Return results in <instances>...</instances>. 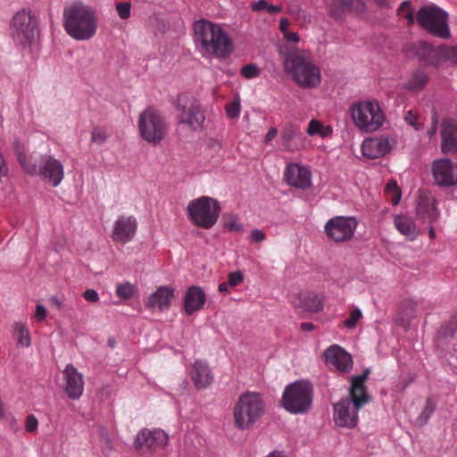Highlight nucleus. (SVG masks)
<instances>
[{
  "label": "nucleus",
  "mask_w": 457,
  "mask_h": 457,
  "mask_svg": "<svg viewBox=\"0 0 457 457\" xmlns=\"http://www.w3.org/2000/svg\"><path fill=\"white\" fill-rule=\"evenodd\" d=\"M349 4H351L350 11H354L357 12H361L364 11L365 4L362 0H349Z\"/></svg>",
  "instance_id": "nucleus-49"
},
{
  "label": "nucleus",
  "mask_w": 457,
  "mask_h": 457,
  "mask_svg": "<svg viewBox=\"0 0 457 457\" xmlns=\"http://www.w3.org/2000/svg\"><path fill=\"white\" fill-rule=\"evenodd\" d=\"M386 193L389 195L390 201L396 205L401 200V190L395 180L389 181L385 188Z\"/></svg>",
  "instance_id": "nucleus-36"
},
{
  "label": "nucleus",
  "mask_w": 457,
  "mask_h": 457,
  "mask_svg": "<svg viewBox=\"0 0 457 457\" xmlns=\"http://www.w3.org/2000/svg\"><path fill=\"white\" fill-rule=\"evenodd\" d=\"M350 112L355 126L366 132L377 130L382 126L385 120L380 106L373 101L353 103L351 105Z\"/></svg>",
  "instance_id": "nucleus-8"
},
{
  "label": "nucleus",
  "mask_w": 457,
  "mask_h": 457,
  "mask_svg": "<svg viewBox=\"0 0 457 457\" xmlns=\"http://www.w3.org/2000/svg\"><path fill=\"white\" fill-rule=\"evenodd\" d=\"M109 137L110 134L105 128L96 126L92 129L91 142L94 144L102 145L106 142Z\"/></svg>",
  "instance_id": "nucleus-34"
},
{
  "label": "nucleus",
  "mask_w": 457,
  "mask_h": 457,
  "mask_svg": "<svg viewBox=\"0 0 457 457\" xmlns=\"http://www.w3.org/2000/svg\"><path fill=\"white\" fill-rule=\"evenodd\" d=\"M435 403L434 401L429 398L427 400V403H426V406L423 410V411L421 412V418H424L425 421L430 417V415L434 412L435 411Z\"/></svg>",
  "instance_id": "nucleus-45"
},
{
  "label": "nucleus",
  "mask_w": 457,
  "mask_h": 457,
  "mask_svg": "<svg viewBox=\"0 0 457 457\" xmlns=\"http://www.w3.org/2000/svg\"><path fill=\"white\" fill-rule=\"evenodd\" d=\"M268 3L265 0H260L252 4V10L254 12H261L263 10H267Z\"/></svg>",
  "instance_id": "nucleus-50"
},
{
  "label": "nucleus",
  "mask_w": 457,
  "mask_h": 457,
  "mask_svg": "<svg viewBox=\"0 0 457 457\" xmlns=\"http://www.w3.org/2000/svg\"><path fill=\"white\" fill-rule=\"evenodd\" d=\"M12 39L22 46H29L37 34V22L31 11L22 9L17 12L10 25Z\"/></svg>",
  "instance_id": "nucleus-12"
},
{
  "label": "nucleus",
  "mask_w": 457,
  "mask_h": 457,
  "mask_svg": "<svg viewBox=\"0 0 457 457\" xmlns=\"http://www.w3.org/2000/svg\"><path fill=\"white\" fill-rule=\"evenodd\" d=\"M167 441L168 436L163 430L145 428L138 433L135 445L137 449L151 451L162 448L166 445Z\"/></svg>",
  "instance_id": "nucleus-17"
},
{
  "label": "nucleus",
  "mask_w": 457,
  "mask_h": 457,
  "mask_svg": "<svg viewBox=\"0 0 457 457\" xmlns=\"http://www.w3.org/2000/svg\"><path fill=\"white\" fill-rule=\"evenodd\" d=\"M428 235H429V237L432 239L436 237V233H435L433 227L429 228Z\"/></svg>",
  "instance_id": "nucleus-62"
},
{
  "label": "nucleus",
  "mask_w": 457,
  "mask_h": 457,
  "mask_svg": "<svg viewBox=\"0 0 457 457\" xmlns=\"http://www.w3.org/2000/svg\"><path fill=\"white\" fill-rule=\"evenodd\" d=\"M191 378L196 388L202 389L212 382V374L208 364L203 361H195L193 364Z\"/></svg>",
  "instance_id": "nucleus-28"
},
{
  "label": "nucleus",
  "mask_w": 457,
  "mask_h": 457,
  "mask_svg": "<svg viewBox=\"0 0 457 457\" xmlns=\"http://www.w3.org/2000/svg\"><path fill=\"white\" fill-rule=\"evenodd\" d=\"M46 309L43 305L37 304L35 311V319L37 322L43 321L46 317Z\"/></svg>",
  "instance_id": "nucleus-48"
},
{
  "label": "nucleus",
  "mask_w": 457,
  "mask_h": 457,
  "mask_svg": "<svg viewBox=\"0 0 457 457\" xmlns=\"http://www.w3.org/2000/svg\"><path fill=\"white\" fill-rule=\"evenodd\" d=\"M432 173L440 186L449 187L457 184V163L443 158L433 162Z\"/></svg>",
  "instance_id": "nucleus-16"
},
{
  "label": "nucleus",
  "mask_w": 457,
  "mask_h": 457,
  "mask_svg": "<svg viewBox=\"0 0 457 457\" xmlns=\"http://www.w3.org/2000/svg\"><path fill=\"white\" fill-rule=\"evenodd\" d=\"M266 457H286V456L279 452H272V453H269Z\"/></svg>",
  "instance_id": "nucleus-61"
},
{
  "label": "nucleus",
  "mask_w": 457,
  "mask_h": 457,
  "mask_svg": "<svg viewBox=\"0 0 457 457\" xmlns=\"http://www.w3.org/2000/svg\"><path fill=\"white\" fill-rule=\"evenodd\" d=\"M224 227L229 231L243 232V225L238 222L237 218L229 216L225 219Z\"/></svg>",
  "instance_id": "nucleus-38"
},
{
  "label": "nucleus",
  "mask_w": 457,
  "mask_h": 457,
  "mask_svg": "<svg viewBox=\"0 0 457 457\" xmlns=\"http://www.w3.org/2000/svg\"><path fill=\"white\" fill-rule=\"evenodd\" d=\"M407 303H408V304H410V305L415 304V303H412V302H408Z\"/></svg>",
  "instance_id": "nucleus-63"
},
{
  "label": "nucleus",
  "mask_w": 457,
  "mask_h": 457,
  "mask_svg": "<svg viewBox=\"0 0 457 457\" xmlns=\"http://www.w3.org/2000/svg\"><path fill=\"white\" fill-rule=\"evenodd\" d=\"M131 5L128 2L119 3L116 5L118 15L122 20H127L130 16Z\"/></svg>",
  "instance_id": "nucleus-40"
},
{
  "label": "nucleus",
  "mask_w": 457,
  "mask_h": 457,
  "mask_svg": "<svg viewBox=\"0 0 457 457\" xmlns=\"http://www.w3.org/2000/svg\"><path fill=\"white\" fill-rule=\"evenodd\" d=\"M278 135V129L276 128H270L265 136V143H270Z\"/></svg>",
  "instance_id": "nucleus-53"
},
{
  "label": "nucleus",
  "mask_w": 457,
  "mask_h": 457,
  "mask_svg": "<svg viewBox=\"0 0 457 457\" xmlns=\"http://www.w3.org/2000/svg\"><path fill=\"white\" fill-rule=\"evenodd\" d=\"M37 427H38L37 419L33 414L29 415L26 419V424H25L26 430L29 433H34L37 431Z\"/></svg>",
  "instance_id": "nucleus-44"
},
{
  "label": "nucleus",
  "mask_w": 457,
  "mask_h": 457,
  "mask_svg": "<svg viewBox=\"0 0 457 457\" xmlns=\"http://www.w3.org/2000/svg\"><path fill=\"white\" fill-rule=\"evenodd\" d=\"M179 122L187 125L193 130L200 129L205 120L204 114L196 103H191L189 105H179Z\"/></svg>",
  "instance_id": "nucleus-22"
},
{
  "label": "nucleus",
  "mask_w": 457,
  "mask_h": 457,
  "mask_svg": "<svg viewBox=\"0 0 457 457\" xmlns=\"http://www.w3.org/2000/svg\"><path fill=\"white\" fill-rule=\"evenodd\" d=\"M8 173V167L4 160L3 155L0 154V179L6 176Z\"/></svg>",
  "instance_id": "nucleus-51"
},
{
  "label": "nucleus",
  "mask_w": 457,
  "mask_h": 457,
  "mask_svg": "<svg viewBox=\"0 0 457 457\" xmlns=\"http://www.w3.org/2000/svg\"><path fill=\"white\" fill-rule=\"evenodd\" d=\"M284 179L288 185L296 188L308 189L312 186L311 170L296 163L287 166Z\"/></svg>",
  "instance_id": "nucleus-18"
},
{
  "label": "nucleus",
  "mask_w": 457,
  "mask_h": 457,
  "mask_svg": "<svg viewBox=\"0 0 457 457\" xmlns=\"http://www.w3.org/2000/svg\"><path fill=\"white\" fill-rule=\"evenodd\" d=\"M447 19V13L436 5L423 6L416 15V20L422 29L440 38H449L451 36Z\"/></svg>",
  "instance_id": "nucleus-11"
},
{
  "label": "nucleus",
  "mask_w": 457,
  "mask_h": 457,
  "mask_svg": "<svg viewBox=\"0 0 457 457\" xmlns=\"http://www.w3.org/2000/svg\"><path fill=\"white\" fill-rule=\"evenodd\" d=\"M417 215L423 222L432 224L438 219V211L433 196L420 195L417 204Z\"/></svg>",
  "instance_id": "nucleus-24"
},
{
  "label": "nucleus",
  "mask_w": 457,
  "mask_h": 457,
  "mask_svg": "<svg viewBox=\"0 0 457 457\" xmlns=\"http://www.w3.org/2000/svg\"><path fill=\"white\" fill-rule=\"evenodd\" d=\"M395 228L409 239L413 240L417 236V229L413 220L404 214L395 215L394 219Z\"/></svg>",
  "instance_id": "nucleus-29"
},
{
  "label": "nucleus",
  "mask_w": 457,
  "mask_h": 457,
  "mask_svg": "<svg viewBox=\"0 0 457 457\" xmlns=\"http://www.w3.org/2000/svg\"><path fill=\"white\" fill-rule=\"evenodd\" d=\"M174 290L168 286L159 287L151 295L148 297L145 305L148 309H158L163 311L168 309L170 305V302L174 296Z\"/></svg>",
  "instance_id": "nucleus-25"
},
{
  "label": "nucleus",
  "mask_w": 457,
  "mask_h": 457,
  "mask_svg": "<svg viewBox=\"0 0 457 457\" xmlns=\"http://www.w3.org/2000/svg\"><path fill=\"white\" fill-rule=\"evenodd\" d=\"M241 74L245 79H251L260 75V69L256 64L250 63L242 67Z\"/></svg>",
  "instance_id": "nucleus-37"
},
{
  "label": "nucleus",
  "mask_w": 457,
  "mask_h": 457,
  "mask_svg": "<svg viewBox=\"0 0 457 457\" xmlns=\"http://www.w3.org/2000/svg\"><path fill=\"white\" fill-rule=\"evenodd\" d=\"M428 79V75L425 71L417 70L411 74V79L406 82L404 87L411 91H419L426 86Z\"/></svg>",
  "instance_id": "nucleus-31"
},
{
  "label": "nucleus",
  "mask_w": 457,
  "mask_h": 457,
  "mask_svg": "<svg viewBox=\"0 0 457 457\" xmlns=\"http://www.w3.org/2000/svg\"><path fill=\"white\" fill-rule=\"evenodd\" d=\"M357 225L358 221L353 217L336 216L328 220L324 230L331 241L341 243L353 237Z\"/></svg>",
  "instance_id": "nucleus-14"
},
{
  "label": "nucleus",
  "mask_w": 457,
  "mask_h": 457,
  "mask_svg": "<svg viewBox=\"0 0 457 457\" xmlns=\"http://www.w3.org/2000/svg\"><path fill=\"white\" fill-rule=\"evenodd\" d=\"M436 114L433 115V118H432V126L431 128L428 129V134L429 137H433L436 132Z\"/></svg>",
  "instance_id": "nucleus-55"
},
{
  "label": "nucleus",
  "mask_w": 457,
  "mask_h": 457,
  "mask_svg": "<svg viewBox=\"0 0 457 457\" xmlns=\"http://www.w3.org/2000/svg\"><path fill=\"white\" fill-rule=\"evenodd\" d=\"M441 149L444 154L457 152V122L446 120L443 123Z\"/></svg>",
  "instance_id": "nucleus-27"
},
{
  "label": "nucleus",
  "mask_w": 457,
  "mask_h": 457,
  "mask_svg": "<svg viewBox=\"0 0 457 457\" xmlns=\"http://www.w3.org/2000/svg\"><path fill=\"white\" fill-rule=\"evenodd\" d=\"M394 140L385 137H371L365 139L361 145L362 154L370 159H377L390 152Z\"/></svg>",
  "instance_id": "nucleus-21"
},
{
  "label": "nucleus",
  "mask_w": 457,
  "mask_h": 457,
  "mask_svg": "<svg viewBox=\"0 0 457 457\" xmlns=\"http://www.w3.org/2000/svg\"><path fill=\"white\" fill-rule=\"evenodd\" d=\"M283 36H284L285 39L288 42L297 43V42H299V39H300L299 36L295 32L287 31Z\"/></svg>",
  "instance_id": "nucleus-52"
},
{
  "label": "nucleus",
  "mask_w": 457,
  "mask_h": 457,
  "mask_svg": "<svg viewBox=\"0 0 457 457\" xmlns=\"http://www.w3.org/2000/svg\"><path fill=\"white\" fill-rule=\"evenodd\" d=\"M137 127L141 137L154 145L163 140L168 131L164 117L153 107H148L140 113Z\"/></svg>",
  "instance_id": "nucleus-9"
},
{
  "label": "nucleus",
  "mask_w": 457,
  "mask_h": 457,
  "mask_svg": "<svg viewBox=\"0 0 457 457\" xmlns=\"http://www.w3.org/2000/svg\"><path fill=\"white\" fill-rule=\"evenodd\" d=\"M416 54L420 60L433 66H439L445 61L457 63V46H442L436 48L426 42H420Z\"/></svg>",
  "instance_id": "nucleus-13"
},
{
  "label": "nucleus",
  "mask_w": 457,
  "mask_h": 457,
  "mask_svg": "<svg viewBox=\"0 0 457 457\" xmlns=\"http://www.w3.org/2000/svg\"><path fill=\"white\" fill-rule=\"evenodd\" d=\"M301 328L304 331H312L314 329V325L312 322H303L301 324Z\"/></svg>",
  "instance_id": "nucleus-58"
},
{
  "label": "nucleus",
  "mask_w": 457,
  "mask_h": 457,
  "mask_svg": "<svg viewBox=\"0 0 457 457\" xmlns=\"http://www.w3.org/2000/svg\"><path fill=\"white\" fill-rule=\"evenodd\" d=\"M250 238L253 242L262 243L266 239V234L259 228H254L250 233Z\"/></svg>",
  "instance_id": "nucleus-46"
},
{
  "label": "nucleus",
  "mask_w": 457,
  "mask_h": 457,
  "mask_svg": "<svg viewBox=\"0 0 457 457\" xmlns=\"http://www.w3.org/2000/svg\"><path fill=\"white\" fill-rule=\"evenodd\" d=\"M63 380L65 382L64 391L71 399H79L84 391V379L83 376L72 365H66L63 372Z\"/></svg>",
  "instance_id": "nucleus-19"
},
{
  "label": "nucleus",
  "mask_w": 457,
  "mask_h": 457,
  "mask_svg": "<svg viewBox=\"0 0 457 457\" xmlns=\"http://www.w3.org/2000/svg\"><path fill=\"white\" fill-rule=\"evenodd\" d=\"M410 4H410V2H409V1H404V2H403V3L400 4V6H399V8H398V10H397V13H398V15H402L403 12L406 8H408V7L410 6Z\"/></svg>",
  "instance_id": "nucleus-60"
},
{
  "label": "nucleus",
  "mask_w": 457,
  "mask_h": 457,
  "mask_svg": "<svg viewBox=\"0 0 457 457\" xmlns=\"http://www.w3.org/2000/svg\"><path fill=\"white\" fill-rule=\"evenodd\" d=\"M137 229V220L132 216L120 215L114 221L112 231V239L122 245L131 241Z\"/></svg>",
  "instance_id": "nucleus-15"
},
{
  "label": "nucleus",
  "mask_w": 457,
  "mask_h": 457,
  "mask_svg": "<svg viewBox=\"0 0 457 457\" xmlns=\"http://www.w3.org/2000/svg\"><path fill=\"white\" fill-rule=\"evenodd\" d=\"M62 24L71 37L78 41H87L96 34L97 12L90 5L74 2L63 9Z\"/></svg>",
  "instance_id": "nucleus-2"
},
{
  "label": "nucleus",
  "mask_w": 457,
  "mask_h": 457,
  "mask_svg": "<svg viewBox=\"0 0 457 457\" xmlns=\"http://www.w3.org/2000/svg\"><path fill=\"white\" fill-rule=\"evenodd\" d=\"M263 413L264 402L262 395L255 392H245L239 396L234 407L235 426L242 430L250 429Z\"/></svg>",
  "instance_id": "nucleus-6"
},
{
  "label": "nucleus",
  "mask_w": 457,
  "mask_h": 457,
  "mask_svg": "<svg viewBox=\"0 0 457 457\" xmlns=\"http://www.w3.org/2000/svg\"><path fill=\"white\" fill-rule=\"evenodd\" d=\"M16 154L21 166L28 174H38L51 183L53 187L59 186L63 179V166L60 161L53 156L46 155L42 157L40 165L37 167L36 158L32 155L28 156L23 146H16Z\"/></svg>",
  "instance_id": "nucleus-5"
},
{
  "label": "nucleus",
  "mask_w": 457,
  "mask_h": 457,
  "mask_svg": "<svg viewBox=\"0 0 457 457\" xmlns=\"http://www.w3.org/2000/svg\"><path fill=\"white\" fill-rule=\"evenodd\" d=\"M292 304L302 312H318L323 308L322 298L314 292L300 293L292 300Z\"/></svg>",
  "instance_id": "nucleus-23"
},
{
  "label": "nucleus",
  "mask_w": 457,
  "mask_h": 457,
  "mask_svg": "<svg viewBox=\"0 0 457 457\" xmlns=\"http://www.w3.org/2000/svg\"><path fill=\"white\" fill-rule=\"evenodd\" d=\"M136 293V287L129 282L118 284L116 287V295L124 300H128L133 297Z\"/></svg>",
  "instance_id": "nucleus-35"
},
{
  "label": "nucleus",
  "mask_w": 457,
  "mask_h": 457,
  "mask_svg": "<svg viewBox=\"0 0 457 457\" xmlns=\"http://www.w3.org/2000/svg\"><path fill=\"white\" fill-rule=\"evenodd\" d=\"M370 373V369H366L362 374L353 377L350 399L334 404V421L337 426L353 428L357 425L358 411L370 400L364 386Z\"/></svg>",
  "instance_id": "nucleus-1"
},
{
  "label": "nucleus",
  "mask_w": 457,
  "mask_h": 457,
  "mask_svg": "<svg viewBox=\"0 0 457 457\" xmlns=\"http://www.w3.org/2000/svg\"><path fill=\"white\" fill-rule=\"evenodd\" d=\"M194 30L195 42L206 54L216 57H226L231 53V41L219 25L200 20L195 22Z\"/></svg>",
  "instance_id": "nucleus-4"
},
{
  "label": "nucleus",
  "mask_w": 457,
  "mask_h": 457,
  "mask_svg": "<svg viewBox=\"0 0 457 457\" xmlns=\"http://www.w3.org/2000/svg\"><path fill=\"white\" fill-rule=\"evenodd\" d=\"M282 11V8L278 5H272L268 4L267 12L270 14L280 12Z\"/></svg>",
  "instance_id": "nucleus-57"
},
{
  "label": "nucleus",
  "mask_w": 457,
  "mask_h": 457,
  "mask_svg": "<svg viewBox=\"0 0 457 457\" xmlns=\"http://www.w3.org/2000/svg\"><path fill=\"white\" fill-rule=\"evenodd\" d=\"M206 302V295L204 290L197 286H191L187 288L184 296V308L187 315L202 310Z\"/></svg>",
  "instance_id": "nucleus-26"
},
{
  "label": "nucleus",
  "mask_w": 457,
  "mask_h": 457,
  "mask_svg": "<svg viewBox=\"0 0 457 457\" xmlns=\"http://www.w3.org/2000/svg\"><path fill=\"white\" fill-rule=\"evenodd\" d=\"M83 297L89 303H96L99 301V295L95 289H87L83 293Z\"/></svg>",
  "instance_id": "nucleus-47"
},
{
  "label": "nucleus",
  "mask_w": 457,
  "mask_h": 457,
  "mask_svg": "<svg viewBox=\"0 0 457 457\" xmlns=\"http://www.w3.org/2000/svg\"><path fill=\"white\" fill-rule=\"evenodd\" d=\"M226 112L229 118H237L240 112V104L237 102H231L226 106Z\"/></svg>",
  "instance_id": "nucleus-43"
},
{
  "label": "nucleus",
  "mask_w": 457,
  "mask_h": 457,
  "mask_svg": "<svg viewBox=\"0 0 457 457\" xmlns=\"http://www.w3.org/2000/svg\"><path fill=\"white\" fill-rule=\"evenodd\" d=\"M361 317H362L361 312L358 308L353 310L350 312L349 318H347L344 322L345 327L347 328H355L357 322L360 320V319Z\"/></svg>",
  "instance_id": "nucleus-39"
},
{
  "label": "nucleus",
  "mask_w": 457,
  "mask_h": 457,
  "mask_svg": "<svg viewBox=\"0 0 457 457\" xmlns=\"http://www.w3.org/2000/svg\"><path fill=\"white\" fill-rule=\"evenodd\" d=\"M228 287H230V286H229V284H228V281H227V282H222V283H220V284L219 285V291H220V293H225V294H227V293H228Z\"/></svg>",
  "instance_id": "nucleus-59"
},
{
  "label": "nucleus",
  "mask_w": 457,
  "mask_h": 457,
  "mask_svg": "<svg viewBox=\"0 0 457 457\" xmlns=\"http://www.w3.org/2000/svg\"><path fill=\"white\" fill-rule=\"evenodd\" d=\"M288 27H289V22H288L287 19H286V18L281 19V21L279 22V29L281 30L283 35L288 31L287 30Z\"/></svg>",
  "instance_id": "nucleus-54"
},
{
  "label": "nucleus",
  "mask_w": 457,
  "mask_h": 457,
  "mask_svg": "<svg viewBox=\"0 0 457 457\" xmlns=\"http://www.w3.org/2000/svg\"><path fill=\"white\" fill-rule=\"evenodd\" d=\"M404 120L409 125L412 126L416 130L420 129L421 127L420 123L418 121L419 115L417 114L416 112L412 110H410L405 113Z\"/></svg>",
  "instance_id": "nucleus-41"
},
{
  "label": "nucleus",
  "mask_w": 457,
  "mask_h": 457,
  "mask_svg": "<svg viewBox=\"0 0 457 457\" xmlns=\"http://www.w3.org/2000/svg\"><path fill=\"white\" fill-rule=\"evenodd\" d=\"M403 18L408 21L409 24H413L415 21L413 12L411 10L407 11L403 14Z\"/></svg>",
  "instance_id": "nucleus-56"
},
{
  "label": "nucleus",
  "mask_w": 457,
  "mask_h": 457,
  "mask_svg": "<svg viewBox=\"0 0 457 457\" xmlns=\"http://www.w3.org/2000/svg\"><path fill=\"white\" fill-rule=\"evenodd\" d=\"M284 68L292 79L303 88H314L320 84V70L305 51H289L285 57Z\"/></svg>",
  "instance_id": "nucleus-3"
},
{
  "label": "nucleus",
  "mask_w": 457,
  "mask_h": 457,
  "mask_svg": "<svg viewBox=\"0 0 457 457\" xmlns=\"http://www.w3.org/2000/svg\"><path fill=\"white\" fill-rule=\"evenodd\" d=\"M349 0H333L330 5V14L336 19L341 18L342 14L350 11Z\"/></svg>",
  "instance_id": "nucleus-33"
},
{
  "label": "nucleus",
  "mask_w": 457,
  "mask_h": 457,
  "mask_svg": "<svg viewBox=\"0 0 457 457\" xmlns=\"http://www.w3.org/2000/svg\"><path fill=\"white\" fill-rule=\"evenodd\" d=\"M244 280L243 273L240 270L233 271L228 275V282L230 287H237Z\"/></svg>",
  "instance_id": "nucleus-42"
},
{
  "label": "nucleus",
  "mask_w": 457,
  "mask_h": 457,
  "mask_svg": "<svg viewBox=\"0 0 457 457\" xmlns=\"http://www.w3.org/2000/svg\"><path fill=\"white\" fill-rule=\"evenodd\" d=\"M188 219L198 228H212L218 221L220 212L219 202L210 196H200L189 202L187 208Z\"/></svg>",
  "instance_id": "nucleus-7"
},
{
  "label": "nucleus",
  "mask_w": 457,
  "mask_h": 457,
  "mask_svg": "<svg viewBox=\"0 0 457 457\" xmlns=\"http://www.w3.org/2000/svg\"><path fill=\"white\" fill-rule=\"evenodd\" d=\"M282 406L290 413H304L312 403V387L306 381H296L288 385L283 393Z\"/></svg>",
  "instance_id": "nucleus-10"
},
{
  "label": "nucleus",
  "mask_w": 457,
  "mask_h": 457,
  "mask_svg": "<svg viewBox=\"0 0 457 457\" xmlns=\"http://www.w3.org/2000/svg\"><path fill=\"white\" fill-rule=\"evenodd\" d=\"M309 136L319 135L321 137H327L332 133V129L329 126L325 127L320 120H312L306 130Z\"/></svg>",
  "instance_id": "nucleus-32"
},
{
  "label": "nucleus",
  "mask_w": 457,
  "mask_h": 457,
  "mask_svg": "<svg viewBox=\"0 0 457 457\" xmlns=\"http://www.w3.org/2000/svg\"><path fill=\"white\" fill-rule=\"evenodd\" d=\"M12 336L16 338L17 345L29 347L31 345L30 333L24 322L17 321L12 325Z\"/></svg>",
  "instance_id": "nucleus-30"
},
{
  "label": "nucleus",
  "mask_w": 457,
  "mask_h": 457,
  "mask_svg": "<svg viewBox=\"0 0 457 457\" xmlns=\"http://www.w3.org/2000/svg\"><path fill=\"white\" fill-rule=\"evenodd\" d=\"M326 361L340 372H349L353 368L352 356L341 346L333 345L324 353Z\"/></svg>",
  "instance_id": "nucleus-20"
}]
</instances>
